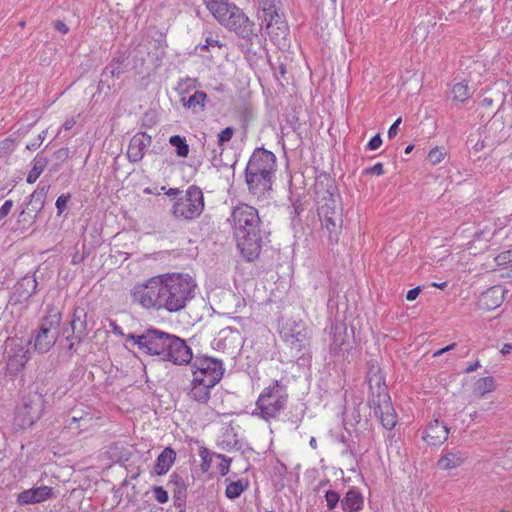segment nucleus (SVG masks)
<instances>
[{
	"instance_id": "nucleus-49",
	"label": "nucleus",
	"mask_w": 512,
	"mask_h": 512,
	"mask_svg": "<svg viewBox=\"0 0 512 512\" xmlns=\"http://www.w3.org/2000/svg\"><path fill=\"white\" fill-rule=\"evenodd\" d=\"M279 7L277 0H259L257 16Z\"/></svg>"
},
{
	"instance_id": "nucleus-32",
	"label": "nucleus",
	"mask_w": 512,
	"mask_h": 512,
	"mask_svg": "<svg viewBox=\"0 0 512 512\" xmlns=\"http://www.w3.org/2000/svg\"><path fill=\"white\" fill-rule=\"evenodd\" d=\"M364 507V497L355 487L350 488L341 500L343 512H359Z\"/></svg>"
},
{
	"instance_id": "nucleus-9",
	"label": "nucleus",
	"mask_w": 512,
	"mask_h": 512,
	"mask_svg": "<svg viewBox=\"0 0 512 512\" xmlns=\"http://www.w3.org/2000/svg\"><path fill=\"white\" fill-rule=\"evenodd\" d=\"M237 249L247 262H254L261 254L267 233L262 227L234 234Z\"/></svg>"
},
{
	"instance_id": "nucleus-8",
	"label": "nucleus",
	"mask_w": 512,
	"mask_h": 512,
	"mask_svg": "<svg viewBox=\"0 0 512 512\" xmlns=\"http://www.w3.org/2000/svg\"><path fill=\"white\" fill-rule=\"evenodd\" d=\"M61 320L60 312L50 313L43 317L33 337L34 349L37 352L47 353L55 345L60 333Z\"/></svg>"
},
{
	"instance_id": "nucleus-3",
	"label": "nucleus",
	"mask_w": 512,
	"mask_h": 512,
	"mask_svg": "<svg viewBox=\"0 0 512 512\" xmlns=\"http://www.w3.org/2000/svg\"><path fill=\"white\" fill-rule=\"evenodd\" d=\"M288 402L287 387L281 381L275 380L273 385L266 387L256 401V411L252 415L259 416L265 421L275 418Z\"/></svg>"
},
{
	"instance_id": "nucleus-36",
	"label": "nucleus",
	"mask_w": 512,
	"mask_h": 512,
	"mask_svg": "<svg viewBox=\"0 0 512 512\" xmlns=\"http://www.w3.org/2000/svg\"><path fill=\"white\" fill-rule=\"evenodd\" d=\"M32 169L29 171L26 181L29 184H33L42 174L49 163V159L42 155V153H38L33 159Z\"/></svg>"
},
{
	"instance_id": "nucleus-44",
	"label": "nucleus",
	"mask_w": 512,
	"mask_h": 512,
	"mask_svg": "<svg viewBox=\"0 0 512 512\" xmlns=\"http://www.w3.org/2000/svg\"><path fill=\"white\" fill-rule=\"evenodd\" d=\"M172 492H173L174 506L179 509L185 508L186 498H187V489L172 490Z\"/></svg>"
},
{
	"instance_id": "nucleus-24",
	"label": "nucleus",
	"mask_w": 512,
	"mask_h": 512,
	"mask_svg": "<svg viewBox=\"0 0 512 512\" xmlns=\"http://www.w3.org/2000/svg\"><path fill=\"white\" fill-rule=\"evenodd\" d=\"M332 342L330 344V352L338 355L342 351H348L352 348L348 328L343 322H336L331 327Z\"/></svg>"
},
{
	"instance_id": "nucleus-46",
	"label": "nucleus",
	"mask_w": 512,
	"mask_h": 512,
	"mask_svg": "<svg viewBox=\"0 0 512 512\" xmlns=\"http://www.w3.org/2000/svg\"><path fill=\"white\" fill-rule=\"evenodd\" d=\"M235 133V129L232 126L226 127L218 134L217 144L220 147H223L226 143L231 141L233 135Z\"/></svg>"
},
{
	"instance_id": "nucleus-29",
	"label": "nucleus",
	"mask_w": 512,
	"mask_h": 512,
	"mask_svg": "<svg viewBox=\"0 0 512 512\" xmlns=\"http://www.w3.org/2000/svg\"><path fill=\"white\" fill-rule=\"evenodd\" d=\"M504 292L505 290L499 285L487 289L479 297V307L487 311L499 307L504 300Z\"/></svg>"
},
{
	"instance_id": "nucleus-10",
	"label": "nucleus",
	"mask_w": 512,
	"mask_h": 512,
	"mask_svg": "<svg viewBox=\"0 0 512 512\" xmlns=\"http://www.w3.org/2000/svg\"><path fill=\"white\" fill-rule=\"evenodd\" d=\"M257 18L261 21L257 28H261V31L265 29V32L270 37L271 41L278 45L283 41H286L289 35V26L284 13L280 10V7L272 9L264 14H259Z\"/></svg>"
},
{
	"instance_id": "nucleus-7",
	"label": "nucleus",
	"mask_w": 512,
	"mask_h": 512,
	"mask_svg": "<svg viewBox=\"0 0 512 512\" xmlns=\"http://www.w3.org/2000/svg\"><path fill=\"white\" fill-rule=\"evenodd\" d=\"M318 216L321 219L322 226L328 232L330 244L334 245L339 242V236L342 230L343 215L341 198L330 199L322 203H318Z\"/></svg>"
},
{
	"instance_id": "nucleus-38",
	"label": "nucleus",
	"mask_w": 512,
	"mask_h": 512,
	"mask_svg": "<svg viewBox=\"0 0 512 512\" xmlns=\"http://www.w3.org/2000/svg\"><path fill=\"white\" fill-rule=\"evenodd\" d=\"M169 144L175 148L176 155L185 158L189 154V145L186 138L181 135H172L169 138Z\"/></svg>"
},
{
	"instance_id": "nucleus-39",
	"label": "nucleus",
	"mask_w": 512,
	"mask_h": 512,
	"mask_svg": "<svg viewBox=\"0 0 512 512\" xmlns=\"http://www.w3.org/2000/svg\"><path fill=\"white\" fill-rule=\"evenodd\" d=\"M494 389L495 380L492 376L479 378L474 384V392L480 396H484L485 394L494 391Z\"/></svg>"
},
{
	"instance_id": "nucleus-22",
	"label": "nucleus",
	"mask_w": 512,
	"mask_h": 512,
	"mask_svg": "<svg viewBox=\"0 0 512 512\" xmlns=\"http://www.w3.org/2000/svg\"><path fill=\"white\" fill-rule=\"evenodd\" d=\"M504 122L496 117V114L488 121L480 132V137L484 140L489 149L495 148L505 138Z\"/></svg>"
},
{
	"instance_id": "nucleus-30",
	"label": "nucleus",
	"mask_w": 512,
	"mask_h": 512,
	"mask_svg": "<svg viewBox=\"0 0 512 512\" xmlns=\"http://www.w3.org/2000/svg\"><path fill=\"white\" fill-rule=\"evenodd\" d=\"M48 190L49 186L41 185L40 183L36 190L30 195L29 201L25 207V209H27L29 212L34 213L30 219L35 220L38 213L43 209Z\"/></svg>"
},
{
	"instance_id": "nucleus-12",
	"label": "nucleus",
	"mask_w": 512,
	"mask_h": 512,
	"mask_svg": "<svg viewBox=\"0 0 512 512\" xmlns=\"http://www.w3.org/2000/svg\"><path fill=\"white\" fill-rule=\"evenodd\" d=\"M128 52L118 51L110 60V62L103 68L101 78L98 82L97 91L99 94H109L114 87V82H110L113 78H119L127 71Z\"/></svg>"
},
{
	"instance_id": "nucleus-43",
	"label": "nucleus",
	"mask_w": 512,
	"mask_h": 512,
	"mask_svg": "<svg viewBox=\"0 0 512 512\" xmlns=\"http://www.w3.org/2000/svg\"><path fill=\"white\" fill-rule=\"evenodd\" d=\"M325 500L328 510H334L342 499L337 491L330 489L325 492Z\"/></svg>"
},
{
	"instance_id": "nucleus-60",
	"label": "nucleus",
	"mask_w": 512,
	"mask_h": 512,
	"mask_svg": "<svg viewBox=\"0 0 512 512\" xmlns=\"http://www.w3.org/2000/svg\"><path fill=\"white\" fill-rule=\"evenodd\" d=\"M63 336L65 337L66 341H73V342H75L76 346L81 344L84 341L85 337H86V336H81L79 338L78 334H76V333H74L72 331H69L68 333H66Z\"/></svg>"
},
{
	"instance_id": "nucleus-61",
	"label": "nucleus",
	"mask_w": 512,
	"mask_h": 512,
	"mask_svg": "<svg viewBox=\"0 0 512 512\" xmlns=\"http://www.w3.org/2000/svg\"><path fill=\"white\" fill-rule=\"evenodd\" d=\"M402 119L399 117L389 128L388 130V137L390 139L394 138L398 133L399 125L401 124Z\"/></svg>"
},
{
	"instance_id": "nucleus-21",
	"label": "nucleus",
	"mask_w": 512,
	"mask_h": 512,
	"mask_svg": "<svg viewBox=\"0 0 512 512\" xmlns=\"http://www.w3.org/2000/svg\"><path fill=\"white\" fill-rule=\"evenodd\" d=\"M7 354L6 374L11 378H16L30 359L29 350L21 345H14L10 347Z\"/></svg>"
},
{
	"instance_id": "nucleus-37",
	"label": "nucleus",
	"mask_w": 512,
	"mask_h": 512,
	"mask_svg": "<svg viewBox=\"0 0 512 512\" xmlns=\"http://www.w3.org/2000/svg\"><path fill=\"white\" fill-rule=\"evenodd\" d=\"M248 486V480L243 478L237 481L230 482L226 487L225 495L228 499H237L248 488Z\"/></svg>"
},
{
	"instance_id": "nucleus-64",
	"label": "nucleus",
	"mask_w": 512,
	"mask_h": 512,
	"mask_svg": "<svg viewBox=\"0 0 512 512\" xmlns=\"http://www.w3.org/2000/svg\"><path fill=\"white\" fill-rule=\"evenodd\" d=\"M53 25H54L55 30H57L63 34H67L69 31V27L61 20L54 21Z\"/></svg>"
},
{
	"instance_id": "nucleus-59",
	"label": "nucleus",
	"mask_w": 512,
	"mask_h": 512,
	"mask_svg": "<svg viewBox=\"0 0 512 512\" xmlns=\"http://www.w3.org/2000/svg\"><path fill=\"white\" fill-rule=\"evenodd\" d=\"M13 207V201L12 200H6L4 204L0 208V221L4 219L9 212L11 211Z\"/></svg>"
},
{
	"instance_id": "nucleus-19",
	"label": "nucleus",
	"mask_w": 512,
	"mask_h": 512,
	"mask_svg": "<svg viewBox=\"0 0 512 512\" xmlns=\"http://www.w3.org/2000/svg\"><path fill=\"white\" fill-rule=\"evenodd\" d=\"M38 282L35 275H25L13 287L8 304L18 305L28 300L37 292Z\"/></svg>"
},
{
	"instance_id": "nucleus-48",
	"label": "nucleus",
	"mask_w": 512,
	"mask_h": 512,
	"mask_svg": "<svg viewBox=\"0 0 512 512\" xmlns=\"http://www.w3.org/2000/svg\"><path fill=\"white\" fill-rule=\"evenodd\" d=\"M215 457L222 460V462L218 465V470L222 476H225L229 473L230 464L232 459L225 456L224 454L214 453Z\"/></svg>"
},
{
	"instance_id": "nucleus-45",
	"label": "nucleus",
	"mask_w": 512,
	"mask_h": 512,
	"mask_svg": "<svg viewBox=\"0 0 512 512\" xmlns=\"http://www.w3.org/2000/svg\"><path fill=\"white\" fill-rule=\"evenodd\" d=\"M157 124V113L155 110H148L144 113L141 119V126L145 128H152Z\"/></svg>"
},
{
	"instance_id": "nucleus-40",
	"label": "nucleus",
	"mask_w": 512,
	"mask_h": 512,
	"mask_svg": "<svg viewBox=\"0 0 512 512\" xmlns=\"http://www.w3.org/2000/svg\"><path fill=\"white\" fill-rule=\"evenodd\" d=\"M92 420V417L89 413H83L82 411H78L73 409L72 410V416L69 420L68 428L74 429V428H80V423L83 422L85 424L89 423Z\"/></svg>"
},
{
	"instance_id": "nucleus-63",
	"label": "nucleus",
	"mask_w": 512,
	"mask_h": 512,
	"mask_svg": "<svg viewBox=\"0 0 512 512\" xmlns=\"http://www.w3.org/2000/svg\"><path fill=\"white\" fill-rule=\"evenodd\" d=\"M161 190L164 191V193L168 197H173V198H179L178 196L182 193V191L179 188H169V189H166L165 186H162Z\"/></svg>"
},
{
	"instance_id": "nucleus-1",
	"label": "nucleus",
	"mask_w": 512,
	"mask_h": 512,
	"mask_svg": "<svg viewBox=\"0 0 512 512\" xmlns=\"http://www.w3.org/2000/svg\"><path fill=\"white\" fill-rule=\"evenodd\" d=\"M197 285L186 273H165L151 277L131 290L133 302L146 309L178 312L195 296Z\"/></svg>"
},
{
	"instance_id": "nucleus-52",
	"label": "nucleus",
	"mask_w": 512,
	"mask_h": 512,
	"mask_svg": "<svg viewBox=\"0 0 512 512\" xmlns=\"http://www.w3.org/2000/svg\"><path fill=\"white\" fill-rule=\"evenodd\" d=\"M71 199V195L69 193L67 194H61L55 203V206L57 208V215H61L67 208V204Z\"/></svg>"
},
{
	"instance_id": "nucleus-31",
	"label": "nucleus",
	"mask_w": 512,
	"mask_h": 512,
	"mask_svg": "<svg viewBox=\"0 0 512 512\" xmlns=\"http://www.w3.org/2000/svg\"><path fill=\"white\" fill-rule=\"evenodd\" d=\"M215 385L216 384H211L203 378H193L192 388L188 394L191 399L206 404L210 399V390Z\"/></svg>"
},
{
	"instance_id": "nucleus-57",
	"label": "nucleus",
	"mask_w": 512,
	"mask_h": 512,
	"mask_svg": "<svg viewBox=\"0 0 512 512\" xmlns=\"http://www.w3.org/2000/svg\"><path fill=\"white\" fill-rule=\"evenodd\" d=\"M381 144H382V138H381V135L378 133L369 140V142L366 146V149L373 151V150L378 149L381 146Z\"/></svg>"
},
{
	"instance_id": "nucleus-26",
	"label": "nucleus",
	"mask_w": 512,
	"mask_h": 512,
	"mask_svg": "<svg viewBox=\"0 0 512 512\" xmlns=\"http://www.w3.org/2000/svg\"><path fill=\"white\" fill-rule=\"evenodd\" d=\"M152 137L146 132H140L134 135L129 142L127 158L131 163L141 161L145 155L146 149L151 145Z\"/></svg>"
},
{
	"instance_id": "nucleus-16",
	"label": "nucleus",
	"mask_w": 512,
	"mask_h": 512,
	"mask_svg": "<svg viewBox=\"0 0 512 512\" xmlns=\"http://www.w3.org/2000/svg\"><path fill=\"white\" fill-rule=\"evenodd\" d=\"M276 156L264 147H257L250 156L245 170L273 176L277 170Z\"/></svg>"
},
{
	"instance_id": "nucleus-5",
	"label": "nucleus",
	"mask_w": 512,
	"mask_h": 512,
	"mask_svg": "<svg viewBox=\"0 0 512 512\" xmlns=\"http://www.w3.org/2000/svg\"><path fill=\"white\" fill-rule=\"evenodd\" d=\"M44 396L38 391H30L22 396L16 407L14 422L21 429L32 427L43 415Z\"/></svg>"
},
{
	"instance_id": "nucleus-56",
	"label": "nucleus",
	"mask_w": 512,
	"mask_h": 512,
	"mask_svg": "<svg viewBox=\"0 0 512 512\" xmlns=\"http://www.w3.org/2000/svg\"><path fill=\"white\" fill-rule=\"evenodd\" d=\"M222 47L223 44L216 38H214L211 34L206 37L205 44L201 46L202 50H208L209 47Z\"/></svg>"
},
{
	"instance_id": "nucleus-62",
	"label": "nucleus",
	"mask_w": 512,
	"mask_h": 512,
	"mask_svg": "<svg viewBox=\"0 0 512 512\" xmlns=\"http://www.w3.org/2000/svg\"><path fill=\"white\" fill-rule=\"evenodd\" d=\"M421 291H422L421 286H417L413 289L408 290V292L406 294V299L408 301L415 300L418 297V295L421 293Z\"/></svg>"
},
{
	"instance_id": "nucleus-33",
	"label": "nucleus",
	"mask_w": 512,
	"mask_h": 512,
	"mask_svg": "<svg viewBox=\"0 0 512 512\" xmlns=\"http://www.w3.org/2000/svg\"><path fill=\"white\" fill-rule=\"evenodd\" d=\"M208 95L206 92L197 90L190 96H182L180 102L183 107L191 110L193 113H201L205 110L206 102L208 101Z\"/></svg>"
},
{
	"instance_id": "nucleus-28",
	"label": "nucleus",
	"mask_w": 512,
	"mask_h": 512,
	"mask_svg": "<svg viewBox=\"0 0 512 512\" xmlns=\"http://www.w3.org/2000/svg\"><path fill=\"white\" fill-rule=\"evenodd\" d=\"M423 439L430 445H440L448 439L449 428L439 419L431 421L424 432Z\"/></svg>"
},
{
	"instance_id": "nucleus-23",
	"label": "nucleus",
	"mask_w": 512,
	"mask_h": 512,
	"mask_svg": "<svg viewBox=\"0 0 512 512\" xmlns=\"http://www.w3.org/2000/svg\"><path fill=\"white\" fill-rule=\"evenodd\" d=\"M366 382L369 386V397L388 392L385 378L381 374V368L376 360L372 359L367 362Z\"/></svg>"
},
{
	"instance_id": "nucleus-53",
	"label": "nucleus",
	"mask_w": 512,
	"mask_h": 512,
	"mask_svg": "<svg viewBox=\"0 0 512 512\" xmlns=\"http://www.w3.org/2000/svg\"><path fill=\"white\" fill-rule=\"evenodd\" d=\"M156 501L160 504L168 502V492L162 486H154L152 488Z\"/></svg>"
},
{
	"instance_id": "nucleus-42",
	"label": "nucleus",
	"mask_w": 512,
	"mask_h": 512,
	"mask_svg": "<svg viewBox=\"0 0 512 512\" xmlns=\"http://www.w3.org/2000/svg\"><path fill=\"white\" fill-rule=\"evenodd\" d=\"M489 95L483 97L481 101L482 107H491L494 103H499L500 106L504 103V93H500L499 91L494 95L493 91L490 89L487 91Z\"/></svg>"
},
{
	"instance_id": "nucleus-11",
	"label": "nucleus",
	"mask_w": 512,
	"mask_h": 512,
	"mask_svg": "<svg viewBox=\"0 0 512 512\" xmlns=\"http://www.w3.org/2000/svg\"><path fill=\"white\" fill-rule=\"evenodd\" d=\"M164 344V352L160 354L159 360L171 362L174 365H187L192 362L193 353L186 341L174 334L168 333L167 340Z\"/></svg>"
},
{
	"instance_id": "nucleus-25",
	"label": "nucleus",
	"mask_w": 512,
	"mask_h": 512,
	"mask_svg": "<svg viewBox=\"0 0 512 512\" xmlns=\"http://www.w3.org/2000/svg\"><path fill=\"white\" fill-rule=\"evenodd\" d=\"M54 496L52 487L42 485L22 491L17 495L16 503L20 506L44 502Z\"/></svg>"
},
{
	"instance_id": "nucleus-51",
	"label": "nucleus",
	"mask_w": 512,
	"mask_h": 512,
	"mask_svg": "<svg viewBox=\"0 0 512 512\" xmlns=\"http://www.w3.org/2000/svg\"><path fill=\"white\" fill-rule=\"evenodd\" d=\"M495 262H496L497 266H502V267L512 263V249L503 251L500 254H498L495 257Z\"/></svg>"
},
{
	"instance_id": "nucleus-14",
	"label": "nucleus",
	"mask_w": 512,
	"mask_h": 512,
	"mask_svg": "<svg viewBox=\"0 0 512 512\" xmlns=\"http://www.w3.org/2000/svg\"><path fill=\"white\" fill-rule=\"evenodd\" d=\"M192 368L193 378H203L211 384H218L225 371L221 360L208 356H197Z\"/></svg>"
},
{
	"instance_id": "nucleus-58",
	"label": "nucleus",
	"mask_w": 512,
	"mask_h": 512,
	"mask_svg": "<svg viewBox=\"0 0 512 512\" xmlns=\"http://www.w3.org/2000/svg\"><path fill=\"white\" fill-rule=\"evenodd\" d=\"M69 153V149L67 147H63L54 152V157L59 161V163H63L69 158Z\"/></svg>"
},
{
	"instance_id": "nucleus-18",
	"label": "nucleus",
	"mask_w": 512,
	"mask_h": 512,
	"mask_svg": "<svg viewBox=\"0 0 512 512\" xmlns=\"http://www.w3.org/2000/svg\"><path fill=\"white\" fill-rule=\"evenodd\" d=\"M245 182L249 193L257 200L267 199L272 191L273 176L244 171Z\"/></svg>"
},
{
	"instance_id": "nucleus-34",
	"label": "nucleus",
	"mask_w": 512,
	"mask_h": 512,
	"mask_svg": "<svg viewBox=\"0 0 512 512\" xmlns=\"http://www.w3.org/2000/svg\"><path fill=\"white\" fill-rule=\"evenodd\" d=\"M176 455V451L172 447L164 448L155 461V474L158 476L165 475L176 461Z\"/></svg>"
},
{
	"instance_id": "nucleus-2",
	"label": "nucleus",
	"mask_w": 512,
	"mask_h": 512,
	"mask_svg": "<svg viewBox=\"0 0 512 512\" xmlns=\"http://www.w3.org/2000/svg\"><path fill=\"white\" fill-rule=\"evenodd\" d=\"M202 1L216 20L244 40L246 45H253L255 40H258L261 28H257V25L236 4L227 0Z\"/></svg>"
},
{
	"instance_id": "nucleus-20",
	"label": "nucleus",
	"mask_w": 512,
	"mask_h": 512,
	"mask_svg": "<svg viewBox=\"0 0 512 512\" xmlns=\"http://www.w3.org/2000/svg\"><path fill=\"white\" fill-rule=\"evenodd\" d=\"M314 193L317 203L329 201L330 199L340 198L338 187L334 178L326 172H321L316 176L314 183Z\"/></svg>"
},
{
	"instance_id": "nucleus-6",
	"label": "nucleus",
	"mask_w": 512,
	"mask_h": 512,
	"mask_svg": "<svg viewBox=\"0 0 512 512\" xmlns=\"http://www.w3.org/2000/svg\"><path fill=\"white\" fill-rule=\"evenodd\" d=\"M167 337L168 332L155 327H149L140 334L128 333L126 341L136 346L140 352L148 356H155L159 359L160 354L164 352V348L166 347L164 344L166 343Z\"/></svg>"
},
{
	"instance_id": "nucleus-50",
	"label": "nucleus",
	"mask_w": 512,
	"mask_h": 512,
	"mask_svg": "<svg viewBox=\"0 0 512 512\" xmlns=\"http://www.w3.org/2000/svg\"><path fill=\"white\" fill-rule=\"evenodd\" d=\"M169 484L174 486L173 490L187 489V485H186L183 477L180 474L176 473V472H173L170 475Z\"/></svg>"
},
{
	"instance_id": "nucleus-15",
	"label": "nucleus",
	"mask_w": 512,
	"mask_h": 512,
	"mask_svg": "<svg viewBox=\"0 0 512 512\" xmlns=\"http://www.w3.org/2000/svg\"><path fill=\"white\" fill-rule=\"evenodd\" d=\"M368 405L373 410L374 416L380 419L384 428L391 430L395 427L396 413L388 392L369 397Z\"/></svg>"
},
{
	"instance_id": "nucleus-54",
	"label": "nucleus",
	"mask_w": 512,
	"mask_h": 512,
	"mask_svg": "<svg viewBox=\"0 0 512 512\" xmlns=\"http://www.w3.org/2000/svg\"><path fill=\"white\" fill-rule=\"evenodd\" d=\"M444 155L445 153L442 152L438 147H435L433 149L430 150L429 154H428V160L432 163V164H438L442 161V159L444 158Z\"/></svg>"
},
{
	"instance_id": "nucleus-47",
	"label": "nucleus",
	"mask_w": 512,
	"mask_h": 512,
	"mask_svg": "<svg viewBox=\"0 0 512 512\" xmlns=\"http://www.w3.org/2000/svg\"><path fill=\"white\" fill-rule=\"evenodd\" d=\"M199 454L202 459L201 469L202 471L207 472L211 467L212 457L215 455L214 453H211L207 448H202Z\"/></svg>"
},
{
	"instance_id": "nucleus-27",
	"label": "nucleus",
	"mask_w": 512,
	"mask_h": 512,
	"mask_svg": "<svg viewBox=\"0 0 512 512\" xmlns=\"http://www.w3.org/2000/svg\"><path fill=\"white\" fill-rule=\"evenodd\" d=\"M87 311L82 306H75L70 316L69 327L63 330V335L72 331L81 336H87L88 334V322H87Z\"/></svg>"
},
{
	"instance_id": "nucleus-4",
	"label": "nucleus",
	"mask_w": 512,
	"mask_h": 512,
	"mask_svg": "<svg viewBox=\"0 0 512 512\" xmlns=\"http://www.w3.org/2000/svg\"><path fill=\"white\" fill-rule=\"evenodd\" d=\"M204 208L205 201L201 188L191 185L187 188L184 196L177 198L170 213L176 219L192 221L202 214Z\"/></svg>"
},
{
	"instance_id": "nucleus-55",
	"label": "nucleus",
	"mask_w": 512,
	"mask_h": 512,
	"mask_svg": "<svg viewBox=\"0 0 512 512\" xmlns=\"http://www.w3.org/2000/svg\"><path fill=\"white\" fill-rule=\"evenodd\" d=\"M363 174L365 175H383L384 174V167L383 164L378 162L375 165L368 167L363 170Z\"/></svg>"
},
{
	"instance_id": "nucleus-41",
	"label": "nucleus",
	"mask_w": 512,
	"mask_h": 512,
	"mask_svg": "<svg viewBox=\"0 0 512 512\" xmlns=\"http://www.w3.org/2000/svg\"><path fill=\"white\" fill-rule=\"evenodd\" d=\"M452 94L454 100L465 102L470 96V88L464 82L457 83L453 86Z\"/></svg>"
},
{
	"instance_id": "nucleus-35",
	"label": "nucleus",
	"mask_w": 512,
	"mask_h": 512,
	"mask_svg": "<svg viewBox=\"0 0 512 512\" xmlns=\"http://www.w3.org/2000/svg\"><path fill=\"white\" fill-rule=\"evenodd\" d=\"M466 459V454L460 451L446 452L437 462L441 470H451L461 466Z\"/></svg>"
},
{
	"instance_id": "nucleus-17",
	"label": "nucleus",
	"mask_w": 512,
	"mask_h": 512,
	"mask_svg": "<svg viewBox=\"0 0 512 512\" xmlns=\"http://www.w3.org/2000/svg\"><path fill=\"white\" fill-rule=\"evenodd\" d=\"M282 339L289 347L296 352V356L301 358L309 346V340L306 330L299 324L286 323L280 330Z\"/></svg>"
},
{
	"instance_id": "nucleus-13",
	"label": "nucleus",
	"mask_w": 512,
	"mask_h": 512,
	"mask_svg": "<svg viewBox=\"0 0 512 512\" xmlns=\"http://www.w3.org/2000/svg\"><path fill=\"white\" fill-rule=\"evenodd\" d=\"M228 221L232 224L233 234L262 227L258 210L246 203H240L235 206Z\"/></svg>"
}]
</instances>
